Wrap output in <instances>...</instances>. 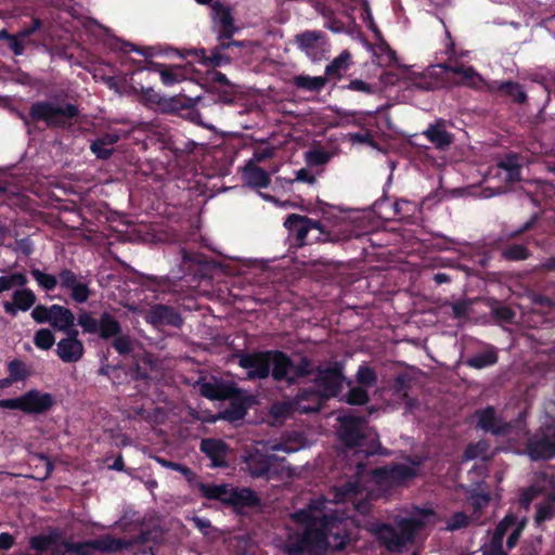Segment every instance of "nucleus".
Returning <instances> with one entry per match:
<instances>
[{"label":"nucleus","mask_w":555,"mask_h":555,"mask_svg":"<svg viewBox=\"0 0 555 555\" xmlns=\"http://www.w3.org/2000/svg\"><path fill=\"white\" fill-rule=\"evenodd\" d=\"M337 420L340 422V440L348 451L354 449L352 456L357 466V479L336 488L332 501L318 498L311 501L307 508L292 515V520L301 533L289 535L286 540L284 546L289 555H300L304 552L322 555L327 548L341 550L349 539L350 520L344 513L339 514L337 504L351 503L354 511L365 514L369 511V501L392 487L403 485L420 472L421 460L406 459L404 463L377 468L371 475H366L361 460L377 453V434L353 415H339Z\"/></svg>","instance_id":"obj_1"},{"label":"nucleus","mask_w":555,"mask_h":555,"mask_svg":"<svg viewBox=\"0 0 555 555\" xmlns=\"http://www.w3.org/2000/svg\"><path fill=\"white\" fill-rule=\"evenodd\" d=\"M478 426L495 436L508 437L516 441H526V453L531 460H546L555 455V421L546 420L540 430L531 438L522 421L512 425L496 414L493 408H487L477 413Z\"/></svg>","instance_id":"obj_2"},{"label":"nucleus","mask_w":555,"mask_h":555,"mask_svg":"<svg viewBox=\"0 0 555 555\" xmlns=\"http://www.w3.org/2000/svg\"><path fill=\"white\" fill-rule=\"evenodd\" d=\"M345 378L338 366L319 370L314 377V389L304 390L294 401H283L271 406L274 420L286 418L293 412L310 413L321 409L322 400L338 395Z\"/></svg>","instance_id":"obj_3"},{"label":"nucleus","mask_w":555,"mask_h":555,"mask_svg":"<svg viewBox=\"0 0 555 555\" xmlns=\"http://www.w3.org/2000/svg\"><path fill=\"white\" fill-rule=\"evenodd\" d=\"M399 75L410 86L422 90H433L442 86L451 75L457 78L456 83L476 89L486 87L490 91L494 90V86L487 83L472 66L452 61L431 65L425 72H417L413 67H400Z\"/></svg>","instance_id":"obj_4"},{"label":"nucleus","mask_w":555,"mask_h":555,"mask_svg":"<svg viewBox=\"0 0 555 555\" xmlns=\"http://www.w3.org/2000/svg\"><path fill=\"white\" fill-rule=\"evenodd\" d=\"M438 517L430 507H413L408 515H398L393 528L389 525H376L372 531L376 539L390 552H400L418 538L424 530L433 527Z\"/></svg>","instance_id":"obj_5"},{"label":"nucleus","mask_w":555,"mask_h":555,"mask_svg":"<svg viewBox=\"0 0 555 555\" xmlns=\"http://www.w3.org/2000/svg\"><path fill=\"white\" fill-rule=\"evenodd\" d=\"M238 364L246 371L247 378H266L272 371L275 380L294 383L311 372V364L301 360L295 365L287 356L280 351L246 353L238 357Z\"/></svg>","instance_id":"obj_6"},{"label":"nucleus","mask_w":555,"mask_h":555,"mask_svg":"<svg viewBox=\"0 0 555 555\" xmlns=\"http://www.w3.org/2000/svg\"><path fill=\"white\" fill-rule=\"evenodd\" d=\"M539 494L543 495L544 502L539 503L535 515L538 524L552 518L555 514V481L544 474L538 475L532 486L521 494L520 505L527 508Z\"/></svg>","instance_id":"obj_7"},{"label":"nucleus","mask_w":555,"mask_h":555,"mask_svg":"<svg viewBox=\"0 0 555 555\" xmlns=\"http://www.w3.org/2000/svg\"><path fill=\"white\" fill-rule=\"evenodd\" d=\"M301 440H289L285 442L268 441L262 444L264 454H260V450H257V454L251 456L247 462V468L253 477L269 476L273 462L278 460L276 452L292 453L299 451L304 448Z\"/></svg>","instance_id":"obj_8"},{"label":"nucleus","mask_w":555,"mask_h":555,"mask_svg":"<svg viewBox=\"0 0 555 555\" xmlns=\"http://www.w3.org/2000/svg\"><path fill=\"white\" fill-rule=\"evenodd\" d=\"M199 492L209 500H220L235 507L253 506L258 503V498L248 488H231L225 483L212 485L198 482Z\"/></svg>","instance_id":"obj_9"},{"label":"nucleus","mask_w":555,"mask_h":555,"mask_svg":"<svg viewBox=\"0 0 555 555\" xmlns=\"http://www.w3.org/2000/svg\"><path fill=\"white\" fill-rule=\"evenodd\" d=\"M77 113L75 105L59 101L36 102L29 111L33 119L42 120L49 127H64Z\"/></svg>","instance_id":"obj_10"},{"label":"nucleus","mask_w":555,"mask_h":555,"mask_svg":"<svg viewBox=\"0 0 555 555\" xmlns=\"http://www.w3.org/2000/svg\"><path fill=\"white\" fill-rule=\"evenodd\" d=\"M526 520H518L513 515H507L495 528L491 541L483 546L485 555H506L503 551V539L508 533L507 547L513 548L525 528Z\"/></svg>","instance_id":"obj_11"},{"label":"nucleus","mask_w":555,"mask_h":555,"mask_svg":"<svg viewBox=\"0 0 555 555\" xmlns=\"http://www.w3.org/2000/svg\"><path fill=\"white\" fill-rule=\"evenodd\" d=\"M327 219L331 222V230L324 237L326 241L348 240L361 234L358 225L360 218L357 212L335 210Z\"/></svg>","instance_id":"obj_12"},{"label":"nucleus","mask_w":555,"mask_h":555,"mask_svg":"<svg viewBox=\"0 0 555 555\" xmlns=\"http://www.w3.org/2000/svg\"><path fill=\"white\" fill-rule=\"evenodd\" d=\"M284 225L288 229L291 234L296 237V241L299 245L319 241L324 234L322 225L307 217L299 215L288 216L284 222Z\"/></svg>","instance_id":"obj_13"},{"label":"nucleus","mask_w":555,"mask_h":555,"mask_svg":"<svg viewBox=\"0 0 555 555\" xmlns=\"http://www.w3.org/2000/svg\"><path fill=\"white\" fill-rule=\"evenodd\" d=\"M130 544L128 540L103 537L86 543H67L65 555H89L93 550L116 552L127 548Z\"/></svg>","instance_id":"obj_14"},{"label":"nucleus","mask_w":555,"mask_h":555,"mask_svg":"<svg viewBox=\"0 0 555 555\" xmlns=\"http://www.w3.org/2000/svg\"><path fill=\"white\" fill-rule=\"evenodd\" d=\"M299 49L304 51L312 61H320L330 51V44L323 33L318 30H307L295 38Z\"/></svg>","instance_id":"obj_15"},{"label":"nucleus","mask_w":555,"mask_h":555,"mask_svg":"<svg viewBox=\"0 0 555 555\" xmlns=\"http://www.w3.org/2000/svg\"><path fill=\"white\" fill-rule=\"evenodd\" d=\"M60 286L69 292L70 297L78 304L86 302L90 296L88 283L76 275L73 271L65 269L59 274Z\"/></svg>","instance_id":"obj_16"},{"label":"nucleus","mask_w":555,"mask_h":555,"mask_svg":"<svg viewBox=\"0 0 555 555\" xmlns=\"http://www.w3.org/2000/svg\"><path fill=\"white\" fill-rule=\"evenodd\" d=\"M77 332L57 343L56 352L63 362H77L83 354L82 343L77 339Z\"/></svg>","instance_id":"obj_17"},{"label":"nucleus","mask_w":555,"mask_h":555,"mask_svg":"<svg viewBox=\"0 0 555 555\" xmlns=\"http://www.w3.org/2000/svg\"><path fill=\"white\" fill-rule=\"evenodd\" d=\"M22 398V411L26 413H41L53 404V398L50 393L30 390Z\"/></svg>","instance_id":"obj_18"},{"label":"nucleus","mask_w":555,"mask_h":555,"mask_svg":"<svg viewBox=\"0 0 555 555\" xmlns=\"http://www.w3.org/2000/svg\"><path fill=\"white\" fill-rule=\"evenodd\" d=\"M196 388L202 396L211 400H223L233 395L232 387L220 383L216 378L198 382Z\"/></svg>","instance_id":"obj_19"},{"label":"nucleus","mask_w":555,"mask_h":555,"mask_svg":"<svg viewBox=\"0 0 555 555\" xmlns=\"http://www.w3.org/2000/svg\"><path fill=\"white\" fill-rule=\"evenodd\" d=\"M201 451L211 461V466L221 467L227 463L228 448L225 443L218 439H203Z\"/></svg>","instance_id":"obj_20"},{"label":"nucleus","mask_w":555,"mask_h":555,"mask_svg":"<svg viewBox=\"0 0 555 555\" xmlns=\"http://www.w3.org/2000/svg\"><path fill=\"white\" fill-rule=\"evenodd\" d=\"M242 178L245 184L256 189H266L271 182L270 173L254 163L245 164L242 169Z\"/></svg>","instance_id":"obj_21"},{"label":"nucleus","mask_w":555,"mask_h":555,"mask_svg":"<svg viewBox=\"0 0 555 555\" xmlns=\"http://www.w3.org/2000/svg\"><path fill=\"white\" fill-rule=\"evenodd\" d=\"M13 301H4L3 308L11 315H16L18 310L27 311L36 301V295L31 289L21 288L13 293Z\"/></svg>","instance_id":"obj_22"},{"label":"nucleus","mask_w":555,"mask_h":555,"mask_svg":"<svg viewBox=\"0 0 555 555\" xmlns=\"http://www.w3.org/2000/svg\"><path fill=\"white\" fill-rule=\"evenodd\" d=\"M146 321L153 325H175L181 323L180 317L172 308L163 305L153 306L146 313Z\"/></svg>","instance_id":"obj_23"},{"label":"nucleus","mask_w":555,"mask_h":555,"mask_svg":"<svg viewBox=\"0 0 555 555\" xmlns=\"http://www.w3.org/2000/svg\"><path fill=\"white\" fill-rule=\"evenodd\" d=\"M51 318L50 324L53 328L60 332L68 333L75 323V317L73 312L60 305L51 306Z\"/></svg>","instance_id":"obj_24"},{"label":"nucleus","mask_w":555,"mask_h":555,"mask_svg":"<svg viewBox=\"0 0 555 555\" xmlns=\"http://www.w3.org/2000/svg\"><path fill=\"white\" fill-rule=\"evenodd\" d=\"M211 16L217 25L220 26V33L224 37H230L235 31L233 17L229 8L219 2H215L211 8Z\"/></svg>","instance_id":"obj_25"},{"label":"nucleus","mask_w":555,"mask_h":555,"mask_svg":"<svg viewBox=\"0 0 555 555\" xmlns=\"http://www.w3.org/2000/svg\"><path fill=\"white\" fill-rule=\"evenodd\" d=\"M424 134L437 149H446L452 143V134L447 131L442 120L430 125Z\"/></svg>","instance_id":"obj_26"},{"label":"nucleus","mask_w":555,"mask_h":555,"mask_svg":"<svg viewBox=\"0 0 555 555\" xmlns=\"http://www.w3.org/2000/svg\"><path fill=\"white\" fill-rule=\"evenodd\" d=\"M119 140V134L109 132L99 138L91 144V151L99 157L106 159L112 154V146Z\"/></svg>","instance_id":"obj_27"},{"label":"nucleus","mask_w":555,"mask_h":555,"mask_svg":"<svg viewBox=\"0 0 555 555\" xmlns=\"http://www.w3.org/2000/svg\"><path fill=\"white\" fill-rule=\"evenodd\" d=\"M498 175H503L507 182H514L520 178V165L515 155H509L498 164Z\"/></svg>","instance_id":"obj_28"},{"label":"nucleus","mask_w":555,"mask_h":555,"mask_svg":"<svg viewBox=\"0 0 555 555\" xmlns=\"http://www.w3.org/2000/svg\"><path fill=\"white\" fill-rule=\"evenodd\" d=\"M182 57H186L189 55H193L196 60L204 65H212V66H221L223 64L229 63V57L223 56L219 53H214L211 56H206L205 50L203 49H190L184 50L183 53L180 54Z\"/></svg>","instance_id":"obj_29"},{"label":"nucleus","mask_w":555,"mask_h":555,"mask_svg":"<svg viewBox=\"0 0 555 555\" xmlns=\"http://www.w3.org/2000/svg\"><path fill=\"white\" fill-rule=\"evenodd\" d=\"M157 67H160L159 69V76L162 79V82L165 86H172L175 83L181 82L186 78L184 68L179 65H170V66H162L156 65Z\"/></svg>","instance_id":"obj_30"},{"label":"nucleus","mask_w":555,"mask_h":555,"mask_svg":"<svg viewBox=\"0 0 555 555\" xmlns=\"http://www.w3.org/2000/svg\"><path fill=\"white\" fill-rule=\"evenodd\" d=\"M351 55L348 51H343L337 57L333 60L325 68V74L331 78H340L341 75L350 66Z\"/></svg>","instance_id":"obj_31"},{"label":"nucleus","mask_w":555,"mask_h":555,"mask_svg":"<svg viewBox=\"0 0 555 555\" xmlns=\"http://www.w3.org/2000/svg\"><path fill=\"white\" fill-rule=\"evenodd\" d=\"M498 361L496 351L492 347L474 354L467 360V364L475 369H483L494 364Z\"/></svg>","instance_id":"obj_32"},{"label":"nucleus","mask_w":555,"mask_h":555,"mask_svg":"<svg viewBox=\"0 0 555 555\" xmlns=\"http://www.w3.org/2000/svg\"><path fill=\"white\" fill-rule=\"evenodd\" d=\"M120 332L119 323L108 313L102 314L99 325V334L103 338H109L118 335Z\"/></svg>","instance_id":"obj_33"},{"label":"nucleus","mask_w":555,"mask_h":555,"mask_svg":"<svg viewBox=\"0 0 555 555\" xmlns=\"http://www.w3.org/2000/svg\"><path fill=\"white\" fill-rule=\"evenodd\" d=\"M491 86H494L493 91H501L502 93L512 96L517 102H524L526 100V94L518 83L506 81L502 83L493 82Z\"/></svg>","instance_id":"obj_34"},{"label":"nucleus","mask_w":555,"mask_h":555,"mask_svg":"<svg viewBox=\"0 0 555 555\" xmlns=\"http://www.w3.org/2000/svg\"><path fill=\"white\" fill-rule=\"evenodd\" d=\"M40 26L39 21L34 22V27L22 30L17 36H8L9 46L16 55H21L24 51L23 40L26 39Z\"/></svg>","instance_id":"obj_35"},{"label":"nucleus","mask_w":555,"mask_h":555,"mask_svg":"<svg viewBox=\"0 0 555 555\" xmlns=\"http://www.w3.org/2000/svg\"><path fill=\"white\" fill-rule=\"evenodd\" d=\"M294 81L298 88L309 91H319L324 87L326 79L324 77H310L300 75L295 77Z\"/></svg>","instance_id":"obj_36"},{"label":"nucleus","mask_w":555,"mask_h":555,"mask_svg":"<svg viewBox=\"0 0 555 555\" xmlns=\"http://www.w3.org/2000/svg\"><path fill=\"white\" fill-rule=\"evenodd\" d=\"M332 154L322 149H312L305 153V160L308 166H321L330 162Z\"/></svg>","instance_id":"obj_37"},{"label":"nucleus","mask_w":555,"mask_h":555,"mask_svg":"<svg viewBox=\"0 0 555 555\" xmlns=\"http://www.w3.org/2000/svg\"><path fill=\"white\" fill-rule=\"evenodd\" d=\"M30 273L38 285L44 291H53L57 283L60 284L59 279H56L54 275L44 273L37 268L31 269Z\"/></svg>","instance_id":"obj_38"},{"label":"nucleus","mask_w":555,"mask_h":555,"mask_svg":"<svg viewBox=\"0 0 555 555\" xmlns=\"http://www.w3.org/2000/svg\"><path fill=\"white\" fill-rule=\"evenodd\" d=\"M27 282L26 275L21 272L2 275L0 276V293L9 291L14 286H25Z\"/></svg>","instance_id":"obj_39"},{"label":"nucleus","mask_w":555,"mask_h":555,"mask_svg":"<svg viewBox=\"0 0 555 555\" xmlns=\"http://www.w3.org/2000/svg\"><path fill=\"white\" fill-rule=\"evenodd\" d=\"M55 343L52 332L48 328H40L34 336V344L41 350H49Z\"/></svg>","instance_id":"obj_40"},{"label":"nucleus","mask_w":555,"mask_h":555,"mask_svg":"<svg viewBox=\"0 0 555 555\" xmlns=\"http://www.w3.org/2000/svg\"><path fill=\"white\" fill-rule=\"evenodd\" d=\"M134 93L141 95V100L145 104H158L160 102V95L153 88H145L142 85L131 86Z\"/></svg>","instance_id":"obj_41"},{"label":"nucleus","mask_w":555,"mask_h":555,"mask_svg":"<svg viewBox=\"0 0 555 555\" xmlns=\"http://www.w3.org/2000/svg\"><path fill=\"white\" fill-rule=\"evenodd\" d=\"M489 446L486 441H479L476 444L469 446L465 450V460L486 459L488 455Z\"/></svg>","instance_id":"obj_42"},{"label":"nucleus","mask_w":555,"mask_h":555,"mask_svg":"<svg viewBox=\"0 0 555 555\" xmlns=\"http://www.w3.org/2000/svg\"><path fill=\"white\" fill-rule=\"evenodd\" d=\"M8 370H9V373H10V377L14 382L23 380L28 375V371L26 369V365L22 361H20V360L11 361L9 363V365H8Z\"/></svg>","instance_id":"obj_43"},{"label":"nucleus","mask_w":555,"mask_h":555,"mask_svg":"<svg viewBox=\"0 0 555 555\" xmlns=\"http://www.w3.org/2000/svg\"><path fill=\"white\" fill-rule=\"evenodd\" d=\"M78 324L83 328L87 333H98L100 320L94 319L90 313L83 312L78 317Z\"/></svg>","instance_id":"obj_44"},{"label":"nucleus","mask_w":555,"mask_h":555,"mask_svg":"<svg viewBox=\"0 0 555 555\" xmlns=\"http://www.w3.org/2000/svg\"><path fill=\"white\" fill-rule=\"evenodd\" d=\"M357 380L361 386H372L376 382V374L371 367L361 365L357 372Z\"/></svg>","instance_id":"obj_45"},{"label":"nucleus","mask_w":555,"mask_h":555,"mask_svg":"<svg viewBox=\"0 0 555 555\" xmlns=\"http://www.w3.org/2000/svg\"><path fill=\"white\" fill-rule=\"evenodd\" d=\"M367 401V392L361 387H353L349 390L347 402L350 404H364Z\"/></svg>","instance_id":"obj_46"},{"label":"nucleus","mask_w":555,"mask_h":555,"mask_svg":"<svg viewBox=\"0 0 555 555\" xmlns=\"http://www.w3.org/2000/svg\"><path fill=\"white\" fill-rule=\"evenodd\" d=\"M54 541L52 535H37L30 539V546L37 551H46L54 544Z\"/></svg>","instance_id":"obj_47"},{"label":"nucleus","mask_w":555,"mask_h":555,"mask_svg":"<svg viewBox=\"0 0 555 555\" xmlns=\"http://www.w3.org/2000/svg\"><path fill=\"white\" fill-rule=\"evenodd\" d=\"M51 313V307L39 305L33 309L31 317L37 323H49Z\"/></svg>","instance_id":"obj_48"},{"label":"nucleus","mask_w":555,"mask_h":555,"mask_svg":"<svg viewBox=\"0 0 555 555\" xmlns=\"http://www.w3.org/2000/svg\"><path fill=\"white\" fill-rule=\"evenodd\" d=\"M158 462L165 466V467H168V468H171L173 470H177L179 472L180 474H182L189 481H192L194 479V474L193 472L186 467L185 465H182V464H179V463H175V462H168L166 460H158Z\"/></svg>","instance_id":"obj_49"},{"label":"nucleus","mask_w":555,"mask_h":555,"mask_svg":"<svg viewBox=\"0 0 555 555\" xmlns=\"http://www.w3.org/2000/svg\"><path fill=\"white\" fill-rule=\"evenodd\" d=\"M504 257L507 259H525L527 257V250L521 245H513L506 248L503 253Z\"/></svg>","instance_id":"obj_50"},{"label":"nucleus","mask_w":555,"mask_h":555,"mask_svg":"<svg viewBox=\"0 0 555 555\" xmlns=\"http://www.w3.org/2000/svg\"><path fill=\"white\" fill-rule=\"evenodd\" d=\"M467 524L468 517L466 516V514L459 512L453 515V517L451 518L447 526V529L453 531L467 526Z\"/></svg>","instance_id":"obj_51"},{"label":"nucleus","mask_w":555,"mask_h":555,"mask_svg":"<svg viewBox=\"0 0 555 555\" xmlns=\"http://www.w3.org/2000/svg\"><path fill=\"white\" fill-rule=\"evenodd\" d=\"M274 155V150L272 147H263L261 150H257L254 152L251 158L247 163H254L258 166L259 163L271 158Z\"/></svg>","instance_id":"obj_52"},{"label":"nucleus","mask_w":555,"mask_h":555,"mask_svg":"<svg viewBox=\"0 0 555 555\" xmlns=\"http://www.w3.org/2000/svg\"><path fill=\"white\" fill-rule=\"evenodd\" d=\"M347 138L351 143L369 144L374 146V142L370 132L349 133Z\"/></svg>","instance_id":"obj_53"},{"label":"nucleus","mask_w":555,"mask_h":555,"mask_svg":"<svg viewBox=\"0 0 555 555\" xmlns=\"http://www.w3.org/2000/svg\"><path fill=\"white\" fill-rule=\"evenodd\" d=\"M415 209V204L405 199H401L395 203V210L400 216V218H404L408 216V214L413 212Z\"/></svg>","instance_id":"obj_54"},{"label":"nucleus","mask_w":555,"mask_h":555,"mask_svg":"<svg viewBox=\"0 0 555 555\" xmlns=\"http://www.w3.org/2000/svg\"><path fill=\"white\" fill-rule=\"evenodd\" d=\"M113 345L120 354H127L132 349L131 340L127 336L117 337Z\"/></svg>","instance_id":"obj_55"},{"label":"nucleus","mask_w":555,"mask_h":555,"mask_svg":"<svg viewBox=\"0 0 555 555\" xmlns=\"http://www.w3.org/2000/svg\"><path fill=\"white\" fill-rule=\"evenodd\" d=\"M470 308V302L467 300H462L453 304L452 310L456 318H464L467 315Z\"/></svg>","instance_id":"obj_56"},{"label":"nucleus","mask_w":555,"mask_h":555,"mask_svg":"<svg viewBox=\"0 0 555 555\" xmlns=\"http://www.w3.org/2000/svg\"><path fill=\"white\" fill-rule=\"evenodd\" d=\"M347 88L352 91L364 93H371L373 91L372 87L369 83L360 79L352 80Z\"/></svg>","instance_id":"obj_57"},{"label":"nucleus","mask_w":555,"mask_h":555,"mask_svg":"<svg viewBox=\"0 0 555 555\" xmlns=\"http://www.w3.org/2000/svg\"><path fill=\"white\" fill-rule=\"evenodd\" d=\"M296 181L306 182L309 184H313L315 182V177L309 172V170L301 168L296 171Z\"/></svg>","instance_id":"obj_58"},{"label":"nucleus","mask_w":555,"mask_h":555,"mask_svg":"<svg viewBox=\"0 0 555 555\" xmlns=\"http://www.w3.org/2000/svg\"><path fill=\"white\" fill-rule=\"evenodd\" d=\"M0 408L11 410H22V398L3 399L0 400Z\"/></svg>","instance_id":"obj_59"},{"label":"nucleus","mask_w":555,"mask_h":555,"mask_svg":"<svg viewBox=\"0 0 555 555\" xmlns=\"http://www.w3.org/2000/svg\"><path fill=\"white\" fill-rule=\"evenodd\" d=\"M488 502L489 498L486 494H475L470 498V503L476 509L486 506Z\"/></svg>","instance_id":"obj_60"},{"label":"nucleus","mask_w":555,"mask_h":555,"mask_svg":"<svg viewBox=\"0 0 555 555\" xmlns=\"http://www.w3.org/2000/svg\"><path fill=\"white\" fill-rule=\"evenodd\" d=\"M14 544V538L8 532L0 533V551L9 550Z\"/></svg>","instance_id":"obj_61"},{"label":"nucleus","mask_w":555,"mask_h":555,"mask_svg":"<svg viewBox=\"0 0 555 555\" xmlns=\"http://www.w3.org/2000/svg\"><path fill=\"white\" fill-rule=\"evenodd\" d=\"M154 49L152 47H145V48H137L134 47L132 43H127L126 44V50L125 51H134L145 57H150L153 55V51Z\"/></svg>","instance_id":"obj_62"},{"label":"nucleus","mask_w":555,"mask_h":555,"mask_svg":"<svg viewBox=\"0 0 555 555\" xmlns=\"http://www.w3.org/2000/svg\"><path fill=\"white\" fill-rule=\"evenodd\" d=\"M17 249L24 255H29L33 251V246L28 240H21L17 242Z\"/></svg>","instance_id":"obj_63"},{"label":"nucleus","mask_w":555,"mask_h":555,"mask_svg":"<svg viewBox=\"0 0 555 555\" xmlns=\"http://www.w3.org/2000/svg\"><path fill=\"white\" fill-rule=\"evenodd\" d=\"M195 526L201 530V531H205L206 529H208L210 527V522L209 520L205 519V518H194L193 519Z\"/></svg>","instance_id":"obj_64"}]
</instances>
